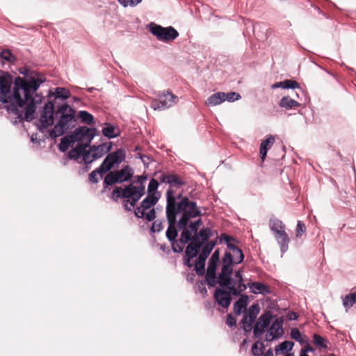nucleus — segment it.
Listing matches in <instances>:
<instances>
[{
    "label": "nucleus",
    "instance_id": "1",
    "mask_svg": "<svg viewBox=\"0 0 356 356\" xmlns=\"http://www.w3.org/2000/svg\"><path fill=\"white\" fill-rule=\"evenodd\" d=\"M22 76H13L0 70V102L8 114L15 115L13 124H22Z\"/></svg>",
    "mask_w": 356,
    "mask_h": 356
},
{
    "label": "nucleus",
    "instance_id": "2",
    "mask_svg": "<svg viewBox=\"0 0 356 356\" xmlns=\"http://www.w3.org/2000/svg\"><path fill=\"white\" fill-rule=\"evenodd\" d=\"M166 217L168 222H188L191 218L202 215V210L196 202L184 197L179 202L174 196L173 191L166 192Z\"/></svg>",
    "mask_w": 356,
    "mask_h": 356
},
{
    "label": "nucleus",
    "instance_id": "3",
    "mask_svg": "<svg viewBox=\"0 0 356 356\" xmlns=\"http://www.w3.org/2000/svg\"><path fill=\"white\" fill-rule=\"evenodd\" d=\"M45 81L46 79L42 74L24 67V119L26 120L29 121L34 118L36 105L42 100V96L36 93V91Z\"/></svg>",
    "mask_w": 356,
    "mask_h": 356
},
{
    "label": "nucleus",
    "instance_id": "4",
    "mask_svg": "<svg viewBox=\"0 0 356 356\" xmlns=\"http://www.w3.org/2000/svg\"><path fill=\"white\" fill-rule=\"evenodd\" d=\"M220 242L226 243L229 252L226 251L222 258V267L220 271L221 284L225 285L229 281L227 278L229 274H232L233 264H241L244 259L242 250L235 245L232 241H235L234 238L227 235L225 233L220 234Z\"/></svg>",
    "mask_w": 356,
    "mask_h": 356
},
{
    "label": "nucleus",
    "instance_id": "5",
    "mask_svg": "<svg viewBox=\"0 0 356 356\" xmlns=\"http://www.w3.org/2000/svg\"><path fill=\"white\" fill-rule=\"evenodd\" d=\"M75 111L67 104L59 106L56 112L58 122L51 130L49 135L52 138L63 136L76 122Z\"/></svg>",
    "mask_w": 356,
    "mask_h": 356
},
{
    "label": "nucleus",
    "instance_id": "6",
    "mask_svg": "<svg viewBox=\"0 0 356 356\" xmlns=\"http://www.w3.org/2000/svg\"><path fill=\"white\" fill-rule=\"evenodd\" d=\"M147 178V176H138L137 183L140 184L138 186H135L131 184L123 190L120 187L115 188L112 193L113 198L114 200L120 197L128 198L129 200H127V202L129 203L131 207H134L135 204L145 194V186L144 181Z\"/></svg>",
    "mask_w": 356,
    "mask_h": 356
},
{
    "label": "nucleus",
    "instance_id": "7",
    "mask_svg": "<svg viewBox=\"0 0 356 356\" xmlns=\"http://www.w3.org/2000/svg\"><path fill=\"white\" fill-rule=\"evenodd\" d=\"M158 194L148 195L141 202L140 207L135 210V214L138 218H145L148 221L153 220L155 217V211L152 209L159 199Z\"/></svg>",
    "mask_w": 356,
    "mask_h": 356
},
{
    "label": "nucleus",
    "instance_id": "8",
    "mask_svg": "<svg viewBox=\"0 0 356 356\" xmlns=\"http://www.w3.org/2000/svg\"><path fill=\"white\" fill-rule=\"evenodd\" d=\"M178 99V97L170 90L159 92L156 95V98L152 100L150 106L154 110H165L174 106Z\"/></svg>",
    "mask_w": 356,
    "mask_h": 356
},
{
    "label": "nucleus",
    "instance_id": "9",
    "mask_svg": "<svg viewBox=\"0 0 356 356\" xmlns=\"http://www.w3.org/2000/svg\"><path fill=\"white\" fill-rule=\"evenodd\" d=\"M232 274H229L227 278L229 281L226 282L225 285L221 284L220 273L218 275V284L220 287L226 288L229 290L232 295L239 296L241 292L247 289V286L243 282V277L240 270L236 271L234 273V278H232Z\"/></svg>",
    "mask_w": 356,
    "mask_h": 356
},
{
    "label": "nucleus",
    "instance_id": "10",
    "mask_svg": "<svg viewBox=\"0 0 356 356\" xmlns=\"http://www.w3.org/2000/svg\"><path fill=\"white\" fill-rule=\"evenodd\" d=\"M149 26V31L160 41L168 42L179 36L178 31L172 26L163 27L154 23H151Z\"/></svg>",
    "mask_w": 356,
    "mask_h": 356
},
{
    "label": "nucleus",
    "instance_id": "11",
    "mask_svg": "<svg viewBox=\"0 0 356 356\" xmlns=\"http://www.w3.org/2000/svg\"><path fill=\"white\" fill-rule=\"evenodd\" d=\"M270 229L273 232V236L280 245L282 257L287 252L290 238L286 232L284 224H270Z\"/></svg>",
    "mask_w": 356,
    "mask_h": 356
},
{
    "label": "nucleus",
    "instance_id": "12",
    "mask_svg": "<svg viewBox=\"0 0 356 356\" xmlns=\"http://www.w3.org/2000/svg\"><path fill=\"white\" fill-rule=\"evenodd\" d=\"M92 130L87 127H81L69 136L63 138V143H74L75 142L86 143L90 144L93 139Z\"/></svg>",
    "mask_w": 356,
    "mask_h": 356
},
{
    "label": "nucleus",
    "instance_id": "13",
    "mask_svg": "<svg viewBox=\"0 0 356 356\" xmlns=\"http://www.w3.org/2000/svg\"><path fill=\"white\" fill-rule=\"evenodd\" d=\"M126 152L123 148L118 149L116 151L109 153L100 165V170L107 172L111 170L115 164H120L125 158Z\"/></svg>",
    "mask_w": 356,
    "mask_h": 356
},
{
    "label": "nucleus",
    "instance_id": "14",
    "mask_svg": "<svg viewBox=\"0 0 356 356\" xmlns=\"http://www.w3.org/2000/svg\"><path fill=\"white\" fill-rule=\"evenodd\" d=\"M202 246V242L197 236H193L192 241L187 245L185 250V257L184 258V264L188 267L191 268V259L197 257L199 249Z\"/></svg>",
    "mask_w": 356,
    "mask_h": 356
},
{
    "label": "nucleus",
    "instance_id": "15",
    "mask_svg": "<svg viewBox=\"0 0 356 356\" xmlns=\"http://www.w3.org/2000/svg\"><path fill=\"white\" fill-rule=\"evenodd\" d=\"M260 307L259 304L254 303L248 309V313L243 315L241 321L243 328L245 331H250L252 328V325L254 322L258 314L259 313Z\"/></svg>",
    "mask_w": 356,
    "mask_h": 356
},
{
    "label": "nucleus",
    "instance_id": "16",
    "mask_svg": "<svg viewBox=\"0 0 356 356\" xmlns=\"http://www.w3.org/2000/svg\"><path fill=\"white\" fill-rule=\"evenodd\" d=\"M54 105L51 102H48L41 112L40 122L44 128H47L54 124Z\"/></svg>",
    "mask_w": 356,
    "mask_h": 356
},
{
    "label": "nucleus",
    "instance_id": "17",
    "mask_svg": "<svg viewBox=\"0 0 356 356\" xmlns=\"http://www.w3.org/2000/svg\"><path fill=\"white\" fill-rule=\"evenodd\" d=\"M158 179L161 183L168 184L171 187L180 188L185 185L183 178L176 173L162 172Z\"/></svg>",
    "mask_w": 356,
    "mask_h": 356
},
{
    "label": "nucleus",
    "instance_id": "18",
    "mask_svg": "<svg viewBox=\"0 0 356 356\" xmlns=\"http://www.w3.org/2000/svg\"><path fill=\"white\" fill-rule=\"evenodd\" d=\"M232 292L226 291L224 288H217L214 292L213 298L216 302L222 307L227 308L232 302Z\"/></svg>",
    "mask_w": 356,
    "mask_h": 356
},
{
    "label": "nucleus",
    "instance_id": "19",
    "mask_svg": "<svg viewBox=\"0 0 356 356\" xmlns=\"http://www.w3.org/2000/svg\"><path fill=\"white\" fill-rule=\"evenodd\" d=\"M283 319L277 318L271 324L266 334V340L272 341L275 338L281 337L283 334Z\"/></svg>",
    "mask_w": 356,
    "mask_h": 356
},
{
    "label": "nucleus",
    "instance_id": "20",
    "mask_svg": "<svg viewBox=\"0 0 356 356\" xmlns=\"http://www.w3.org/2000/svg\"><path fill=\"white\" fill-rule=\"evenodd\" d=\"M219 262L209 259L205 279L209 286H214L218 284V277H216V268Z\"/></svg>",
    "mask_w": 356,
    "mask_h": 356
},
{
    "label": "nucleus",
    "instance_id": "21",
    "mask_svg": "<svg viewBox=\"0 0 356 356\" xmlns=\"http://www.w3.org/2000/svg\"><path fill=\"white\" fill-rule=\"evenodd\" d=\"M112 148V143H104L99 145L91 146L92 152H93V158L99 159L104 154L109 152Z\"/></svg>",
    "mask_w": 356,
    "mask_h": 356
},
{
    "label": "nucleus",
    "instance_id": "22",
    "mask_svg": "<svg viewBox=\"0 0 356 356\" xmlns=\"http://www.w3.org/2000/svg\"><path fill=\"white\" fill-rule=\"evenodd\" d=\"M200 225L201 224H189V227L191 229H184L182 231L181 234V237L179 238L180 243L184 245L187 243L188 241H191L193 238L192 237V232L196 234Z\"/></svg>",
    "mask_w": 356,
    "mask_h": 356
},
{
    "label": "nucleus",
    "instance_id": "23",
    "mask_svg": "<svg viewBox=\"0 0 356 356\" xmlns=\"http://www.w3.org/2000/svg\"><path fill=\"white\" fill-rule=\"evenodd\" d=\"M248 287L250 289L251 292L254 294L268 295L271 293L270 289L266 284L259 282L249 283Z\"/></svg>",
    "mask_w": 356,
    "mask_h": 356
},
{
    "label": "nucleus",
    "instance_id": "24",
    "mask_svg": "<svg viewBox=\"0 0 356 356\" xmlns=\"http://www.w3.org/2000/svg\"><path fill=\"white\" fill-rule=\"evenodd\" d=\"M274 143L275 138L271 135L261 143L259 154L262 161L265 160L268 150L272 147Z\"/></svg>",
    "mask_w": 356,
    "mask_h": 356
},
{
    "label": "nucleus",
    "instance_id": "25",
    "mask_svg": "<svg viewBox=\"0 0 356 356\" xmlns=\"http://www.w3.org/2000/svg\"><path fill=\"white\" fill-rule=\"evenodd\" d=\"M118 177V183H122L129 180L133 175L134 170L129 165L123 167L120 170L115 171Z\"/></svg>",
    "mask_w": 356,
    "mask_h": 356
},
{
    "label": "nucleus",
    "instance_id": "26",
    "mask_svg": "<svg viewBox=\"0 0 356 356\" xmlns=\"http://www.w3.org/2000/svg\"><path fill=\"white\" fill-rule=\"evenodd\" d=\"M224 97L225 92H216L207 98L206 104L211 106L218 105L224 102Z\"/></svg>",
    "mask_w": 356,
    "mask_h": 356
},
{
    "label": "nucleus",
    "instance_id": "27",
    "mask_svg": "<svg viewBox=\"0 0 356 356\" xmlns=\"http://www.w3.org/2000/svg\"><path fill=\"white\" fill-rule=\"evenodd\" d=\"M176 225H179V229L184 228L188 224H168V227L166 232V236L168 239L172 242L177 236V229Z\"/></svg>",
    "mask_w": 356,
    "mask_h": 356
},
{
    "label": "nucleus",
    "instance_id": "28",
    "mask_svg": "<svg viewBox=\"0 0 356 356\" xmlns=\"http://www.w3.org/2000/svg\"><path fill=\"white\" fill-rule=\"evenodd\" d=\"M279 105L280 107L286 109H292L298 107L300 106V103L286 96L281 99Z\"/></svg>",
    "mask_w": 356,
    "mask_h": 356
},
{
    "label": "nucleus",
    "instance_id": "29",
    "mask_svg": "<svg viewBox=\"0 0 356 356\" xmlns=\"http://www.w3.org/2000/svg\"><path fill=\"white\" fill-rule=\"evenodd\" d=\"M16 60L15 55L8 49H3L0 51V64L3 66L5 62L13 63Z\"/></svg>",
    "mask_w": 356,
    "mask_h": 356
},
{
    "label": "nucleus",
    "instance_id": "30",
    "mask_svg": "<svg viewBox=\"0 0 356 356\" xmlns=\"http://www.w3.org/2000/svg\"><path fill=\"white\" fill-rule=\"evenodd\" d=\"M247 296H242L234 302V309L236 314L240 315L241 312L245 309L247 306Z\"/></svg>",
    "mask_w": 356,
    "mask_h": 356
},
{
    "label": "nucleus",
    "instance_id": "31",
    "mask_svg": "<svg viewBox=\"0 0 356 356\" xmlns=\"http://www.w3.org/2000/svg\"><path fill=\"white\" fill-rule=\"evenodd\" d=\"M343 306L346 310L351 308L356 302V292L350 293L342 298Z\"/></svg>",
    "mask_w": 356,
    "mask_h": 356
},
{
    "label": "nucleus",
    "instance_id": "32",
    "mask_svg": "<svg viewBox=\"0 0 356 356\" xmlns=\"http://www.w3.org/2000/svg\"><path fill=\"white\" fill-rule=\"evenodd\" d=\"M293 345L294 343L292 341H284L275 347V353L279 354L280 353H283L284 351H290L292 350Z\"/></svg>",
    "mask_w": 356,
    "mask_h": 356
},
{
    "label": "nucleus",
    "instance_id": "33",
    "mask_svg": "<svg viewBox=\"0 0 356 356\" xmlns=\"http://www.w3.org/2000/svg\"><path fill=\"white\" fill-rule=\"evenodd\" d=\"M78 118L81 120V122L88 125L94 123L93 116L86 111H81L78 113Z\"/></svg>",
    "mask_w": 356,
    "mask_h": 356
},
{
    "label": "nucleus",
    "instance_id": "34",
    "mask_svg": "<svg viewBox=\"0 0 356 356\" xmlns=\"http://www.w3.org/2000/svg\"><path fill=\"white\" fill-rule=\"evenodd\" d=\"M312 337L313 342L316 346L324 349L327 348L328 341L327 339L318 334H314Z\"/></svg>",
    "mask_w": 356,
    "mask_h": 356
},
{
    "label": "nucleus",
    "instance_id": "35",
    "mask_svg": "<svg viewBox=\"0 0 356 356\" xmlns=\"http://www.w3.org/2000/svg\"><path fill=\"white\" fill-rule=\"evenodd\" d=\"M273 318V315L270 311H266L264 314H262L257 321L260 323L261 325L265 326L266 328L268 327L270 320Z\"/></svg>",
    "mask_w": 356,
    "mask_h": 356
},
{
    "label": "nucleus",
    "instance_id": "36",
    "mask_svg": "<svg viewBox=\"0 0 356 356\" xmlns=\"http://www.w3.org/2000/svg\"><path fill=\"white\" fill-rule=\"evenodd\" d=\"M194 236H197L202 243L209 240L212 236V232L209 228H204L201 229L197 234H195Z\"/></svg>",
    "mask_w": 356,
    "mask_h": 356
},
{
    "label": "nucleus",
    "instance_id": "37",
    "mask_svg": "<svg viewBox=\"0 0 356 356\" xmlns=\"http://www.w3.org/2000/svg\"><path fill=\"white\" fill-rule=\"evenodd\" d=\"M54 95L56 98H61L63 99H67L70 97V91L65 88H56L54 93L51 94Z\"/></svg>",
    "mask_w": 356,
    "mask_h": 356
},
{
    "label": "nucleus",
    "instance_id": "38",
    "mask_svg": "<svg viewBox=\"0 0 356 356\" xmlns=\"http://www.w3.org/2000/svg\"><path fill=\"white\" fill-rule=\"evenodd\" d=\"M115 183H118V179L115 171L108 172L104 180V184L111 186Z\"/></svg>",
    "mask_w": 356,
    "mask_h": 356
},
{
    "label": "nucleus",
    "instance_id": "39",
    "mask_svg": "<svg viewBox=\"0 0 356 356\" xmlns=\"http://www.w3.org/2000/svg\"><path fill=\"white\" fill-rule=\"evenodd\" d=\"M102 134L108 138L117 136V134H115V127L111 124H106V127L102 129Z\"/></svg>",
    "mask_w": 356,
    "mask_h": 356
},
{
    "label": "nucleus",
    "instance_id": "40",
    "mask_svg": "<svg viewBox=\"0 0 356 356\" xmlns=\"http://www.w3.org/2000/svg\"><path fill=\"white\" fill-rule=\"evenodd\" d=\"M264 349V346L262 342L257 341L252 346V354L254 356H260L262 355Z\"/></svg>",
    "mask_w": 356,
    "mask_h": 356
},
{
    "label": "nucleus",
    "instance_id": "41",
    "mask_svg": "<svg viewBox=\"0 0 356 356\" xmlns=\"http://www.w3.org/2000/svg\"><path fill=\"white\" fill-rule=\"evenodd\" d=\"M266 329V327L265 326L257 321L253 328V334L254 337L257 338L261 337Z\"/></svg>",
    "mask_w": 356,
    "mask_h": 356
},
{
    "label": "nucleus",
    "instance_id": "42",
    "mask_svg": "<svg viewBox=\"0 0 356 356\" xmlns=\"http://www.w3.org/2000/svg\"><path fill=\"white\" fill-rule=\"evenodd\" d=\"M216 245V241L211 240L207 242L202 246L201 252L204 253L206 255L209 257V255L210 254L211 252L212 251Z\"/></svg>",
    "mask_w": 356,
    "mask_h": 356
},
{
    "label": "nucleus",
    "instance_id": "43",
    "mask_svg": "<svg viewBox=\"0 0 356 356\" xmlns=\"http://www.w3.org/2000/svg\"><path fill=\"white\" fill-rule=\"evenodd\" d=\"M105 172H103L100 170V166L95 169V170L92 171L89 175V180L92 183H97L98 182V178L97 175H99L102 177L104 174H105Z\"/></svg>",
    "mask_w": 356,
    "mask_h": 356
},
{
    "label": "nucleus",
    "instance_id": "44",
    "mask_svg": "<svg viewBox=\"0 0 356 356\" xmlns=\"http://www.w3.org/2000/svg\"><path fill=\"white\" fill-rule=\"evenodd\" d=\"M158 186H159L158 181L156 180L155 179H152L149 181V184L148 188H147L148 195L158 194L156 192Z\"/></svg>",
    "mask_w": 356,
    "mask_h": 356
},
{
    "label": "nucleus",
    "instance_id": "45",
    "mask_svg": "<svg viewBox=\"0 0 356 356\" xmlns=\"http://www.w3.org/2000/svg\"><path fill=\"white\" fill-rule=\"evenodd\" d=\"M241 98V95L235 92H229L227 93L225 92L224 102L227 100L228 102H234Z\"/></svg>",
    "mask_w": 356,
    "mask_h": 356
},
{
    "label": "nucleus",
    "instance_id": "46",
    "mask_svg": "<svg viewBox=\"0 0 356 356\" xmlns=\"http://www.w3.org/2000/svg\"><path fill=\"white\" fill-rule=\"evenodd\" d=\"M195 270L198 275H203L205 272V263L197 259L195 264Z\"/></svg>",
    "mask_w": 356,
    "mask_h": 356
},
{
    "label": "nucleus",
    "instance_id": "47",
    "mask_svg": "<svg viewBox=\"0 0 356 356\" xmlns=\"http://www.w3.org/2000/svg\"><path fill=\"white\" fill-rule=\"evenodd\" d=\"M95 160L97 159L93 158V152H92L91 147H90L89 149L84 154L83 161L86 164H90Z\"/></svg>",
    "mask_w": 356,
    "mask_h": 356
},
{
    "label": "nucleus",
    "instance_id": "48",
    "mask_svg": "<svg viewBox=\"0 0 356 356\" xmlns=\"http://www.w3.org/2000/svg\"><path fill=\"white\" fill-rule=\"evenodd\" d=\"M299 88V83L294 80L291 79H286L283 81V88L287 89V88Z\"/></svg>",
    "mask_w": 356,
    "mask_h": 356
},
{
    "label": "nucleus",
    "instance_id": "49",
    "mask_svg": "<svg viewBox=\"0 0 356 356\" xmlns=\"http://www.w3.org/2000/svg\"><path fill=\"white\" fill-rule=\"evenodd\" d=\"M79 143L77 145L74 147V149L79 153L81 156L83 157L84 154L87 152L86 147H88L90 144H88L86 143H81L78 142Z\"/></svg>",
    "mask_w": 356,
    "mask_h": 356
},
{
    "label": "nucleus",
    "instance_id": "50",
    "mask_svg": "<svg viewBox=\"0 0 356 356\" xmlns=\"http://www.w3.org/2000/svg\"><path fill=\"white\" fill-rule=\"evenodd\" d=\"M307 227L305 224H297L296 229V237L300 238L306 232Z\"/></svg>",
    "mask_w": 356,
    "mask_h": 356
},
{
    "label": "nucleus",
    "instance_id": "51",
    "mask_svg": "<svg viewBox=\"0 0 356 356\" xmlns=\"http://www.w3.org/2000/svg\"><path fill=\"white\" fill-rule=\"evenodd\" d=\"M290 336L293 339L297 341H301V333L298 328H291L290 332Z\"/></svg>",
    "mask_w": 356,
    "mask_h": 356
},
{
    "label": "nucleus",
    "instance_id": "52",
    "mask_svg": "<svg viewBox=\"0 0 356 356\" xmlns=\"http://www.w3.org/2000/svg\"><path fill=\"white\" fill-rule=\"evenodd\" d=\"M142 0H118L120 4L127 6L128 3L131 6H136Z\"/></svg>",
    "mask_w": 356,
    "mask_h": 356
},
{
    "label": "nucleus",
    "instance_id": "53",
    "mask_svg": "<svg viewBox=\"0 0 356 356\" xmlns=\"http://www.w3.org/2000/svg\"><path fill=\"white\" fill-rule=\"evenodd\" d=\"M172 249L174 252H181L183 250V246L177 243V241H172Z\"/></svg>",
    "mask_w": 356,
    "mask_h": 356
},
{
    "label": "nucleus",
    "instance_id": "54",
    "mask_svg": "<svg viewBox=\"0 0 356 356\" xmlns=\"http://www.w3.org/2000/svg\"><path fill=\"white\" fill-rule=\"evenodd\" d=\"M163 229V224H152L150 231L152 233L159 232Z\"/></svg>",
    "mask_w": 356,
    "mask_h": 356
},
{
    "label": "nucleus",
    "instance_id": "55",
    "mask_svg": "<svg viewBox=\"0 0 356 356\" xmlns=\"http://www.w3.org/2000/svg\"><path fill=\"white\" fill-rule=\"evenodd\" d=\"M68 156L70 159H77L78 158H79L80 156H81L79 153L74 149L73 148L72 149H71L69 153H68Z\"/></svg>",
    "mask_w": 356,
    "mask_h": 356
},
{
    "label": "nucleus",
    "instance_id": "56",
    "mask_svg": "<svg viewBox=\"0 0 356 356\" xmlns=\"http://www.w3.org/2000/svg\"><path fill=\"white\" fill-rule=\"evenodd\" d=\"M226 323L229 326L232 327L236 325V320L235 318L232 316L230 314H228L226 319Z\"/></svg>",
    "mask_w": 356,
    "mask_h": 356
},
{
    "label": "nucleus",
    "instance_id": "57",
    "mask_svg": "<svg viewBox=\"0 0 356 356\" xmlns=\"http://www.w3.org/2000/svg\"><path fill=\"white\" fill-rule=\"evenodd\" d=\"M315 350L310 345H307L301 350L300 355H307L309 352H314Z\"/></svg>",
    "mask_w": 356,
    "mask_h": 356
},
{
    "label": "nucleus",
    "instance_id": "58",
    "mask_svg": "<svg viewBox=\"0 0 356 356\" xmlns=\"http://www.w3.org/2000/svg\"><path fill=\"white\" fill-rule=\"evenodd\" d=\"M219 258H220V251L218 249H217L213 252L210 259H211L212 261H215L216 262H219V261H220Z\"/></svg>",
    "mask_w": 356,
    "mask_h": 356
},
{
    "label": "nucleus",
    "instance_id": "59",
    "mask_svg": "<svg viewBox=\"0 0 356 356\" xmlns=\"http://www.w3.org/2000/svg\"><path fill=\"white\" fill-rule=\"evenodd\" d=\"M298 318V315L296 312H291L287 314V318L290 321L296 320Z\"/></svg>",
    "mask_w": 356,
    "mask_h": 356
},
{
    "label": "nucleus",
    "instance_id": "60",
    "mask_svg": "<svg viewBox=\"0 0 356 356\" xmlns=\"http://www.w3.org/2000/svg\"><path fill=\"white\" fill-rule=\"evenodd\" d=\"M197 286H198L200 292L202 294L205 295L207 293V289L204 286L203 282H200V284H197Z\"/></svg>",
    "mask_w": 356,
    "mask_h": 356
},
{
    "label": "nucleus",
    "instance_id": "61",
    "mask_svg": "<svg viewBox=\"0 0 356 356\" xmlns=\"http://www.w3.org/2000/svg\"><path fill=\"white\" fill-rule=\"evenodd\" d=\"M73 143H63V139L61 140V143H60V149L62 150V151H65L67 149H68V147L72 145Z\"/></svg>",
    "mask_w": 356,
    "mask_h": 356
},
{
    "label": "nucleus",
    "instance_id": "62",
    "mask_svg": "<svg viewBox=\"0 0 356 356\" xmlns=\"http://www.w3.org/2000/svg\"><path fill=\"white\" fill-rule=\"evenodd\" d=\"M208 256L206 255L204 253L200 252L199 254L197 259H199L201 261H204L205 263L206 259H207Z\"/></svg>",
    "mask_w": 356,
    "mask_h": 356
},
{
    "label": "nucleus",
    "instance_id": "63",
    "mask_svg": "<svg viewBox=\"0 0 356 356\" xmlns=\"http://www.w3.org/2000/svg\"><path fill=\"white\" fill-rule=\"evenodd\" d=\"M273 88H283V81L281 82H277L272 85Z\"/></svg>",
    "mask_w": 356,
    "mask_h": 356
},
{
    "label": "nucleus",
    "instance_id": "64",
    "mask_svg": "<svg viewBox=\"0 0 356 356\" xmlns=\"http://www.w3.org/2000/svg\"><path fill=\"white\" fill-rule=\"evenodd\" d=\"M264 356H273V350L269 348L264 355Z\"/></svg>",
    "mask_w": 356,
    "mask_h": 356
}]
</instances>
